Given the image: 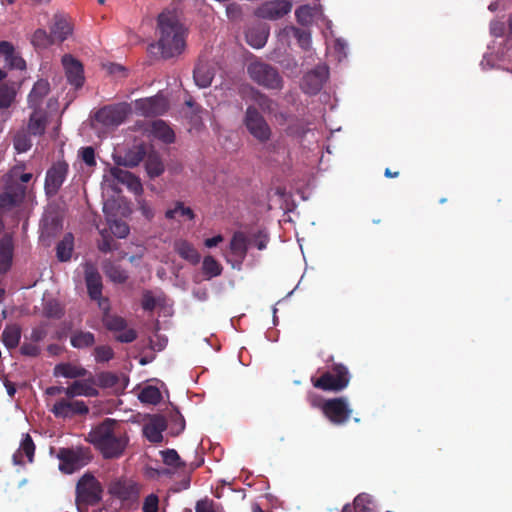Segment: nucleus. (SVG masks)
Returning a JSON list of instances; mask_svg holds the SVG:
<instances>
[{
  "label": "nucleus",
  "mask_w": 512,
  "mask_h": 512,
  "mask_svg": "<svg viewBox=\"0 0 512 512\" xmlns=\"http://www.w3.org/2000/svg\"><path fill=\"white\" fill-rule=\"evenodd\" d=\"M95 342V335L89 331L75 330L70 336L71 346L76 349L90 348Z\"/></svg>",
  "instance_id": "c9c22d12"
},
{
  "label": "nucleus",
  "mask_w": 512,
  "mask_h": 512,
  "mask_svg": "<svg viewBox=\"0 0 512 512\" xmlns=\"http://www.w3.org/2000/svg\"><path fill=\"white\" fill-rule=\"evenodd\" d=\"M280 35L282 38H285L287 40H290L291 38H294L298 45L304 49L308 50L311 45V34L309 30L305 27H296L293 25L285 26L282 30Z\"/></svg>",
  "instance_id": "412c9836"
},
{
  "label": "nucleus",
  "mask_w": 512,
  "mask_h": 512,
  "mask_svg": "<svg viewBox=\"0 0 512 512\" xmlns=\"http://www.w3.org/2000/svg\"><path fill=\"white\" fill-rule=\"evenodd\" d=\"M322 413L335 425L346 423L352 413L346 398L339 397L322 402Z\"/></svg>",
  "instance_id": "1a4fd4ad"
},
{
  "label": "nucleus",
  "mask_w": 512,
  "mask_h": 512,
  "mask_svg": "<svg viewBox=\"0 0 512 512\" xmlns=\"http://www.w3.org/2000/svg\"><path fill=\"white\" fill-rule=\"evenodd\" d=\"M248 245L249 241L245 234L241 231H237L233 234L230 241L231 253L242 262L247 255Z\"/></svg>",
  "instance_id": "f704fd0d"
},
{
  "label": "nucleus",
  "mask_w": 512,
  "mask_h": 512,
  "mask_svg": "<svg viewBox=\"0 0 512 512\" xmlns=\"http://www.w3.org/2000/svg\"><path fill=\"white\" fill-rule=\"evenodd\" d=\"M141 305H142V308L146 311L154 310V308L156 306V300L150 291H146L143 294Z\"/></svg>",
  "instance_id": "338daca9"
},
{
  "label": "nucleus",
  "mask_w": 512,
  "mask_h": 512,
  "mask_svg": "<svg viewBox=\"0 0 512 512\" xmlns=\"http://www.w3.org/2000/svg\"><path fill=\"white\" fill-rule=\"evenodd\" d=\"M107 276L115 283H125L128 279L126 270L118 265L111 264L106 268Z\"/></svg>",
  "instance_id": "864d4df0"
},
{
  "label": "nucleus",
  "mask_w": 512,
  "mask_h": 512,
  "mask_svg": "<svg viewBox=\"0 0 512 512\" xmlns=\"http://www.w3.org/2000/svg\"><path fill=\"white\" fill-rule=\"evenodd\" d=\"M291 9L292 4L289 1L275 0L266 2L259 6L255 10V15L262 19L277 20L290 13Z\"/></svg>",
  "instance_id": "2eb2a0df"
},
{
  "label": "nucleus",
  "mask_w": 512,
  "mask_h": 512,
  "mask_svg": "<svg viewBox=\"0 0 512 512\" xmlns=\"http://www.w3.org/2000/svg\"><path fill=\"white\" fill-rule=\"evenodd\" d=\"M295 16L298 21L303 26H306L308 23L311 22V11L308 6H300L295 11Z\"/></svg>",
  "instance_id": "052dcab7"
},
{
  "label": "nucleus",
  "mask_w": 512,
  "mask_h": 512,
  "mask_svg": "<svg viewBox=\"0 0 512 512\" xmlns=\"http://www.w3.org/2000/svg\"><path fill=\"white\" fill-rule=\"evenodd\" d=\"M111 176L128 187L129 190L138 193L142 191V185L138 177L129 171L123 170L119 167H112L110 169Z\"/></svg>",
  "instance_id": "bb28decb"
},
{
  "label": "nucleus",
  "mask_w": 512,
  "mask_h": 512,
  "mask_svg": "<svg viewBox=\"0 0 512 512\" xmlns=\"http://www.w3.org/2000/svg\"><path fill=\"white\" fill-rule=\"evenodd\" d=\"M79 156L81 160L89 167H93L96 165V159H95V151L94 148L91 146L82 147L79 150Z\"/></svg>",
  "instance_id": "13d9d810"
},
{
  "label": "nucleus",
  "mask_w": 512,
  "mask_h": 512,
  "mask_svg": "<svg viewBox=\"0 0 512 512\" xmlns=\"http://www.w3.org/2000/svg\"><path fill=\"white\" fill-rule=\"evenodd\" d=\"M48 123V114L44 109H32L30 114L27 132L33 136H41L45 133L46 126Z\"/></svg>",
  "instance_id": "5701e85b"
},
{
  "label": "nucleus",
  "mask_w": 512,
  "mask_h": 512,
  "mask_svg": "<svg viewBox=\"0 0 512 512\" xmlns=\"http://www.w3.org/2000/svg\"><path fill=\"white\" fill-rule=\"evenodd\" d=\"M88 441L101 452L105 459L120 457L128 444V438L121 430L118 421L111 418H106L94 427L88 434Z\"/></svg>",
  "instance_id": "f03ea898"
},
{
  "label": "nucleus",
  "mask_w": 512,
  "mask_h": 512,
  "mask_svg": "<svg viewBox=\"0 0 512 512\" xmlns=\"http://www.w3.org/2000/svg\"><path fill=\"white\" fill-rule=\"evenodd\" d=\"M102 310V323L107 330L113 332H121L122 330H125V328L127 327V322L123 317L110 314V308Z\"/></svg>",
  "instance_id": "ea45409f"
},
{
  "label": "nucleus",
  "mask_w": 512,
  "mask_h": 512,
  "mask_svg": "<svg viewBox=\"0 0 512 512\" xmlns=\"http://www.w3.org/2000/svg\"><path fill=\"white\" fill-rule=\"evenodd\" d=\"M151 134L158 140L171 144L175 141V133L171 127L163 120H154L151 123Z\"/></svg>",
  "instance_id": "7c9ffc66"
},
{
  "label": "nucleus",
  "mask_w": 512,
  "mask_h": 512,
  "mask_svg": "<svg viewBox=\"0 0 512 512\" xmlns=\"http://www.w3.org/2000/svg\"><path fill=\"white\" fill-rule=\"evenodd\" d=\"M195 512H215L213 507V501L211 500H200L197 502Z\"/></svg>",
  "instance_id": "774afa93"
},
{
  "label": "nucleus",
  "mask_w": 512,
  "mask_h": 512,
  "mask_svg": "<svg viewBox=\"0 0 512 512\" xmlns=\"http://www.w3.org/2000/svg\"><path fill=\"white\" fill-rule=\"evenodd\" d=\"M215 76L214 68L204 61H199L193 72L196 85L200 88H207L211 85Z\"/></svg>",
  "instance_id": "a878e982"
},
{
  "label": "nucleus",
  "mask_w": 512,
  "mask_h": 512,
  "mask_svg": "<svg viewBox=\"0 0 512 512\" xmlns=\"http://www.w3.org/2000/svg\"><path fill=\"white\" fill-rule=\"evenodd\" d=\"M73 248L74 236L72 233H67L56 246V255L58 260L61 262L69 261L72 257Z\"/></svg>",
  "instance_id": "4c0bfd02"
},
{
  "label": "nucleus",
  "mask_w": 512,
  "mask_h": 512,
  "mask_svg": "<svg viewBox=\"0 0 512 512\" xmlns=\"http://www.w3.org/2000/svg\"><path fill=\"white\" fill-rule=\"evenodd\" d=\"M52 34H48L44 29H37L32 34L31 44L36 49H45L54 43Z\"/></svg>",
  "instance_id": "79ce46f5"
},
{
  "label": "nucleus",
  "mask_w": 512,
  "mask_h": 512,
  "mask_svg": "<svg viewBox=\"0 0 512 512\" xmlns=\"http://www.w3.org/2000/svg\"><path fill=\"white\" fill-rule=\"evenodd\" d=\"M8 66L12 69L17 70H25L26 62L25 60L17 53H13L7 60H5Z\"/></svg>",
  "instance_id": "680f3d73"
},
{
  "label": "nucleus",
  "mask_w": 512,
  "mask_h": 512,
  "mask_svg": "<svg viewBox=\"0 0 512 512\" xmlns=\"http://www.w3.org/2000/svg\"><path fill=\"white\" fill-rule=\"evenodd\" d=\"M159 509V498L156 494H149L143 503V512H158Z\"/></svg>",
  "instance_id": "bf43d9fd"
},
{
  "label": "nucleus",
  "mask_w": 512,
  "mask_h": 512,
  "mask_svg": "<svg viewBox=\"0 0 512 512\" xmlns=\"http://www.w3.org/2000/svg\"><path fill=\"white\" fill-rule=\"evenodd\" d=\"M57 456L60 460L59 469L66 474H72L85 465L82 449L61 448Z\"/></svg>",
  "instance_id": "4468645a"
},
{
  "label": "nucleus",
  "mask_w": 512,
  "mask_h": 512,
  "mask_svg": "<svg viewBox=\"0 0 512 512\" xmlns=\"http://www.w3.org/2000/svg\"><path fill=\"white\" fill-rule=\"evenodd\" d=\"M158 47L162 58L170 59L180 55L186 47V29L176 13L164 11L157 19Z\"/></svg>",
  "instance_id": "f257e3e1"
},
{
  "label": "nucleus",
  "mask_w": 512,
  "mask_h": 512,
  "mask_svg": "<svg viewBox=\"0 0 512 512\" xmlns=\"http://www.w3.org/2000/svg\"><path fill=\"white\" fill-rule=\"evenodd\" d=\"M170 433L172 436H178L185 429V419L178 410H174L169 417Z\"/></svg>",
  "instance_id": "8fccbe9b"
},
{
  "label": "nucleus",
  "mask_w": 512,
  "mask_h": 512,
  "mask_svg": "<svg viewBox=\"0 0 512 512\" xmlns=\"http://www.w3.org/2000/svg\"><path fill=\"white\" fill-rule=\"evenodd\" d=\"M350 382L348 369L342 364H333L326 372H322V390L339 392Z\"/></svg>",
  "instance_id": "0eeeda50"
},
{
  "label": "nucleus",
  "mask_w": 512,
  "mask_h": 512,
  "mask_svg": "<svg viewBox=\"0 0 512 512\" xmlns=\"http://www.w3.org/2000/svg\"><path fill=\"white\" fill-rule=\"evenodd\" d=\"M102 492L99 481L92 474L86 473L76 485V504L78 506H94L100 502Z\"/></svg>",
  "instance_id": "20e7f679"
},
{
  "label": "nucleus",
  "mask_w": 512,
  "mask_h": 512,
  "mask_svg": "<svg viewBox=\"0 0 512 512\" xmlns=\"http://www.w3.org/2000/svg\"><path fill=\"white\" fill-rule=\"evenodd\" d=\"M26 187L16 183L10 185L5 192L0 195V210H8L19 205L25 198Z\"/></svg>",
  "instance_id": "a211bd4d"
},
{
  "label": "nucleus",
  "mask_w": 512,
  "mask_h": 512,
  "mask_svg": "<svg viewBox=\"0 0 512 512\" xmlns=\"http://www.w3.org/2000/svg\"><path fill=\"white\" fill-rule=\"evenodd\" d=\"M50 92V84L46 79L36 81L28 94L27 102L30 109H43L44 98Z\"/></svg>",
  "instance_id": "aec40b11"
},
{
  "label": "nucleus",
  "mask_w": 512,
  "mask_h": 512,
  "mask_svg": "<svg viewBox=\"0 0 512 512\" xmlns=\"http://www.w3.org/2000/svg\"><path fill=\"white\" fill-rule=\"evenodd\" d=\"M203 273L208 279L221 275L223 268L221 264L212 256H205L202 263Z\"/></svg>",
  "instance_id": "c03bdc74"
},
{
  "label": "nucleus",
  "mask_w": 512,
  "mask_h": 512,
  "mask_svg": "<svg viewBox=\"0 0 512 512\" xmlns=\"http://www.w3.org/2000/svg\"><path fill=\"white\" fill-rule=\"evenodd\" d=\"M64 313L63 306L57 300H48L43 305V314L47 318L60 319Z\"/></svg>",
  "instance_id": "de8ad7c7"
},
{
  "label": "nucleus",
  "mask_w": 512,
  "mask_h": 512,
  "mask_svg": "<svg viewBox=\"0 0 512 512\" xmlns=\"http://www.w3.org/2000/svg\"><path fill=\"white\" fill-rule=\"evenodd\" d=\"M85 283L89 297L97 301L99 308L109 309V300L102 297L103 283L100 273L94 268L87 269L85 271Z\"/></svg>",
  "instance_id": "f8f14e48"
},
{
  "label": "nucleus",
  "mask_w": 512,
  "mask_h": 512,
  "mask_svg": "<svg viewBox=\"0 0 512 512\" xmlns=\"http://www.w3.org/2000/svg\"><path fill=\"white\" fill-rule=\"evenodd\" d=\"M249 244L255 246L259 250H264L267 247L269 237L263 231L254 233L249 239Z\"/></svg>",
  "instance_id": "4d7b16f0"
},
{
  "label": "nucleus",
  "mask_w": 512,
  "mask_h": 512,
  "mask_svg": "<svg viewBox=\"0 0 512 512\" xmlns=\"http://www.w3.org/2000/svg\"><path fill=\"white\" fill-rule=\"evenodd\" d=\"M89 378L84 381L75 380L65 388L66 397L73 399L76 396L97 397L99 391L93 386L95 384L94 377L89 373Z\"/></svg>",
  "instance_id": "f3484780"
},
{
  "label": "nucleus",
  "mask_w": 512,
  "mask_h": 512,
  "mask_svg": "<svg viewBox=\"0 0 512 512\" xmlns=\"http://www.w3.org/2000/svg\"><path fill=\"white\" fill-rule=\"evenodd\" d=\"M165 218L169 220H178L180 218L193 220L195 214L193 210L190 207H186L183 202L176 201L174 207L165 212Z\"/></svg>",
  "instance_id": "a19ab883"
},
{
  "label": "nucleus",
  "mask_w": 512,
  "mask_h": 512,
  "mask_svg": "<svg viewBox=\"0 0 512 512\" xmlns=\"http://www.w3.org/2000/svg\"><path fill=\"white\" fill-rule=\"evenodd\" d=\"M326 54L329 59L333 58L335 62L339 63L347 56V43L342 38H334L333 42H329L326 35Z\"/></svg>",
  "instance_id": "2f4dec72"
},
{
  "label": "nucleus",
  "mask_w": 512,
  "mask_h": 512,
  "mask_svg": "<svg viewBox=\"0 0 512 512\" xmlns=\"http://www.w3.org/2000/svg\"><path fill=\"white\" fill-rule=\"evenodd\" d=\"M169 108L168 101L161 95L139 99L135 101L137 113L145 117L163 115Z\"/></svg>",
  "instance_id": "ddd939ff"
},
{
  "label": "nucleus",
  "mask_w": 512,
  "mask_h": 512,
  "mask_svg": "<svg viewBox=\"0 0 512 512\" xmlns=\"http://www.w3.org/2000/svg\"><path fill=\"white\" fill-rule=\"evenodd\" d=\"M93 355L97 363H105L112 360L115 353L110 346L100 345L94 348Z\"/></svg>",
  "instance_id": "5fc2aeb1"
},
{
  "label": "nucleus",
  "mask_w": 512,
  "mask_h": 512,
  "mask_svg": "<svg viewBox=\"0 0 512 512\" xmlns=\"http://www.w3.org/2000/svg\"><path fill=\"white\" fill-rule=\"evenodd\" d=\"M69 171L65 161H57L47 170L45 177V191L48 195H56L64 183Z\"/></svg>",
  "instance_id": "9b49d317"
},
{
  "label": "nucleus",
  "mask_w": 512,
  "mask_h": 512,
  "mask_svg": "<svg viewBox=\"0 0 512 512\" xmlns=\"http://www.w3.org/2000/svg\"><path fill=\"white\" fill-rule=\"evenodd\" d=\"M20 353L28 357H37L40 354V347L34 343H23L20 347Z\"/></svg>",
  "instance_id": "e2e57ef3"
},
{
  "label": "nucleus",
  "mask_w": 512,
  "mask_h": 512,
  "mask_svg": "<svg viewBox=\"0 0 512 512\" xmlns=\"http://www.w3.org/2000/svg\"><path fill=\"white\" fill-rule=\"evenodd\" d=\"M35 444L32 437L27 433L23 435L18 450L13 454L12 461L15 465H24L23 457L25 456L29 463L34 460Z\"/></svg>",
  "instance_id": "393cba45"
},
{
  "label": "nucleus",
  "mask_w": 512,
  "mask_h": 512,
  "mask_svg": "<svg viewBox=\"0 0 512 512\" xmlns=\"http://www.w3.org/2000/svg\"><path fill=\"white\" fill-rule=\"evenodd\" d=\"M145 168L150 178L159 177L165 170L164 163L160 155L156 152H152L147 155Z\"/></svg>",
  "instance_id": "58836bf2"
},
{
  "label": "nucleus",
  "mask_w": 512,
  "mask_h": 512,
  "mask_svg": "<svg viewBox=\"0 0 512 512\" xmlns=\"http://www.w3.org/2000/svg\"><path fill=\"white\" fill-rule=\"evenodd\" d=\"M249 77L267 89H282L283 79L278 70L270 64L254 61L247 66Z\"/></svg>",
  "instance_id": "7ed1b4c3"
},
{
  "label": "nucleus",
  "mask_w": 512,
  "mask_h": 512,
  "mask_svg": "<svg viewBox=\"0 0 512 512\" xmlns=\"http://www.w3.org/2000/svg\"><path fill=\"white\" fill-rule=\"evenodd\" d=\"M16 90L13 84L4 83L0 85V108L7 109L14 102Z\"/></svg>",
  "instance_id": "a18cd8bd"
},
{
  "label": "nucleus",
  "mask_w": 512,
  "mask_h": 512,
  "mask_svg": "<svg viewBox=\"0 0 512 512\" xmlns=\"http://www.w3.org/2000/svg\"><path fill=\"white\" fill-rule=\"evenodd\" d=\"M89 374L88 370L80 365H75L70 362H62L56 364L53 368L54 377H64L68 379L84 378Z\"/></svg>",
  "instance_id": "b1692460"
},
{
  "label": "nucleus",
  "mask_w": 512,
  "mask_h": 512,
  "mask_svg": "<svg viewBox=\"0 0 512 512\" xmlns=\"http://www.w3.org/2000/svg\"><path fill=\"white\" fill-rule=\"evenodd\" d=\"M372 500L368 494L361 493L354 498L352 512H372L374 508L371 506Z\"/></svg>",
  "instance_id": "09e8293b"
},
{
  "label": "nucleus",
  "mask_w": 512,
  "mask_h": 512,
  "mask_svg": "<svg viewBox=\"0 0 512 512\" xmlns=\"http://www.w3.org/2000/svg\"><path fill=\"white\" fill-rule=\"evenodd\" d=\"M244 124L249 133L259 142L265 143L271 138V129L262 114L254 106H248Z\"/></svg>",
  "instance_id": "39448f33"
},
{
  "label": "nucleus",
  "mask_w": 512,
  "mask_h": 512,
  "mask_svg": "<svg viewBox=\"0 0 512 512\" xmlns=\"http://www.w3.org/2000/svg\"><path fill=\"white\" fill-rule=\"evenodd\" d=\"M174 250L182 259L192 265H197L201 260V256L194 245L185 239L176 240Z\"/></svg>",
  "instance_id": "cd10ccee"
},
{
  "label": "nucleus",
  "mask_w": 512,
  "mask_h": 512,
  "mask_svg": "<svg viewBox=\"0 0 512 512\" xmlns=\"http://www.w3.org/2000/svg\"><path fill=\"white\" fill-rule=\"evenodd\" d=\"M30 133L24 130L18 131L13 138V145L18 153L27 152L32 147Z\"/></svg>",
  "instance_id": "49530a36"
},
{
  "label": "nucleus",
  "mask_w": 512,
  "mask_h": 512,
  "mask_svg": "<svg viewBox=\"0 0 512 512\" xmlns=\"http://www.w3.org/2000/svg\"><path fill=\"white\" fill-rule=\"evenodd\" d=\"M109 492L127 508L136 507L140 497L138 484L128 480H117L110 485Z\"/></svg>",
  "instance_id": "423d86ee"
},
{
  "label": "nucleus",
  "mask_w": 512,
  "mask_h": 512,
  "mask_svg": "<svg viewBox=\"0 0 512 512\" xmlns=\"http://www.w3.org/2000/svg\"><path fill=\"white\" fill-rule=\"evenodd\" d=\"M226 15L232 21L240 19L242 16V9L240 5L236 3L228 4L226 7Z\"/></svg>",
  "instance_id": "0e129e2a"
},
{
  "label": "nucleus",
  "mask_w": 512,
  "mask_h": 512,
  "mask_svg": "<svg viewBox=\"0 0 512 512\" xmlns=\"http://www.w3.org/2000/svg\"><path fill=\"white\" fill-rule=\"evenodd\" d=\"M129 111L126 103L106 105L95 113V119L106 127H117L125 121Z\"/></svg>",
  "instance_id": "6e6552de"
},
{
  "label": "nucleus",
  "mask_w": 512,
  "mask_h": 512,
  "mask_svg": "<svg viewBox=\"0 0 512 512\" xmlns=\"http://www.w3.org/2000/svg\"><path fill=\"white\" fill-rule=\"evenodd\" d=\"M119 382L118 376L113 372H100L96 376L95 384L101 388H112Z\"/></svg>",
  "instance_id": "603ef678"
},
{
  "label": "nucleus",
  "mask_w": 512,
  "mask_h": 512,
  "mask_svg": "<svg viewBox=\"0 0 512 512\" xmlns=\"http://www.w3.org/2000/svg\"><path fill=\"white\" fill-rule=\"evenodd\" d=\"M72 33V26L68 19L61 15L54 16V24L51 27V34L55 41L63 42Z\"/></svg>",
  "instance_id": "c85d7f7f"
},
{
  "label": "nucleus",
  "mask_w": 512,
  "mask_h": 512,
  "mask_svg": "<svg viewBox=\"0 0 512 512\" xmlns=\"http://www.w3.org/2000/svg\"><path fill=\"white\" fill-rule=\"evenodd\" d=\"M167 420L162 415H154L143 427L144 436L151 443L163 441V432L167 429Z\"/></svg>",
  "instance_id": "6ab92c4d"
},
{
  "label": "nucleus",
  "mask_w": 512,
  "mask_h": 512,
  "mask_svg": "<svg viewBox=\"0 0 512 512\" xmlns=\"http://www.w3.org/2000/svg\"><path fill=\"white\" fill-rule=\"evenodd\" d=\"M163 462L171 467L176 469H181L186 467V463L181 460L179 454L174 449H167L162 451Z\"/></svg>",
  "instance_id": "3c124183"
},
{
  "label": "nucleus",
  "mask_w": 512,
  "mask_h": 512,
  "mask_svg": "<svg viewBox=\"0 0 512 512\" xmlns=\"http://www.w3.org/2000/svg\"><path fill=\"white\" fill-rule=\"evenodd\" d=\"M245 36L247 43L251 47L259 49L265 46L268 40L269 31L264 27H254L250 28L246 32Z\"/></svg>",
  "instance_id": "e433bc0d"
},
{
  "label": "nucleus",
  "mask_w": 512,
  "mask_h": 512,
  "mask_svg": "<svg viewBox=\"0 0 512 512\" xmlns=\"http://www.w3.org/2000/svg\"><path fill=\"white\" fill-rule=\"evenodd\" d=\"M62 64L65 69L68 82L76 89L84 84V70L83 65L72 55L66 54L62 57Z\"/></svg>",
  "instance_id": "dca6fc26"
},
{
  "label": "nucleus",
  "mask_w": 512,
  "mask_h": 512,
  "mask_svg": "<svg viewBox=\"0 0 512 512\" xmlns=\"http://www.w3.org/2000/svg\"><path fill=\"white\" fill-rule=\"evenodd\" d=\"M50 411L56 418L68 419L87 415L89 408L82 400H72L66 397L57 400Z\"/></svg>",
  "instance_id": "9d476101"
},
{
  "label": "nucleus",
  "mask_w": 512,
  "mask_h": 512,
  "mask_svg": "<svg viewBox=\"0 0 512 512\" xmlns=\"http://www.w3.org/2000/svg\"><path fill=\"white\" fill-rule=\"evenodd\" d=\"M138 398L142 403L156 405L161 401L162 395L157 387L149 385L141 390Z\"/></svg>",
  "instance_id": "37998d69"
},
{
  "label": "nucleus",
  "mask_w": 512,
  "mask_h": 512,
  "mask_svg": "<svg viewBox=\"0 0 512 512\" xmlns=\"http://www.w3.org/2000/svg\"><path fill=\"white\" fill-rule=\"evenodd\" d=\"M119 335L116 336V340L121 343H131L137 338V332L134 329H127L121 331Z\"/></svg>",
  "instance_id": "69168bd1"
},
{
  "label": "nucleus",
  "mask_w": 512,
  "mask_h": 512,
  "mask_svg": "<svg viewBox=\"0 0 512 512\" xmlns=\"http://www.w3.org/2000/svg\"><path fill=\"white\" fill-rule=\"evenodd\" d=\"M301 89L308 95H317L320 92V71L318 67L303 76Z\"/></svg>",
  "instance_id": "473e14b6"
},
{
  "label": "nucleus",
  "mask_w": 512,
  "mask_h": 512,
  "mask_svg": "<svg viewBox=\"0 0 512 512\" xmlns=\"http://www.w3.org/2000/svg\"><path fill=\"white\" fill-rule=\"evenodd\" d=\"M253 99L263 112L271 113L274 111L275 103L267 95L260 93V92H256L254 94Z\"/></svg>",
  "instance_id": "6e6d98bb"
},
{
  "label": "nucleus",
  "mask_w": 512,
  "mask_h": 512,
  "mask_svg": "<svg viewBox=\"0 0 512 512\" xmlns=\"http://www.w3.org/2000/svg\"><path fill=\"white\" fill-rule=\"evenodd\" d=\"M146 149L143 145H136L124 153L114 158L119 166L133 168L140 164L146 156Z\"/></svg>",
  "instance_id": "4be33fe9"
},
{
  "label": "nucleus",
  "mask_w": 512,
  "mask_h": 512,
  "mask_svg": "<svg viewBox=\"0 0 512 512\" xmlns=\"http://www.w3.org/2000/svg\"><path fill=\"white\" fill-rule=\"evenodd\" d=\"M14 245L10 236H4L0 240V272H7L13 260Z\"/></svg>",
  "instance_id": "c756f323"
},
{
  "label": "nucleus",
  "mask_w": 512,
  "mask_h": 512,
  "mask_svg": "<svg viewBox=\"0 0 512 512\" xmlns=\"http://www.w3.org/2000/svg\"><path fill=\"white\" fill-rule=\"evenodd\" d=\"M21 333L22 331L19 325H6L1 334L3 345L9 350L15 349L20 343Z\"/></svg>",
  "instance_id": "72a5a7b5"
}]
</instances>
